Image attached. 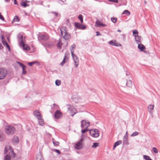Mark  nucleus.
<instances>
[{"label":"nucleus","mask_w":160,"mask_h":160,"mask_svg":"<svg viewBox=\"0 0 160 160\" xmlns=\"http://www.w3.org/2000/svg\"><path fill=\"white\" fill-rule=\"evenodd\" d=\"M154 108V105L152 104H150L148 107V112L151 114H153L152 110Z\"/></svg>","instance_id":"2eb2a0df"},{"label":"nucleus","mask_w":160,"mask_h":160,"mask_svg":"<svg viewBox=\"0 0 160 160\" xmlns=\"http://www.w3.org/2000/svg\"><path fill=\"white\" fill-rule=\"evenodd\" d=\"M11 159V157L8 154L6 155L4 158V160H10Z\"/></svg>","instance_id":"e433bc0d"},{"label":"nucleus","mask_w":160,"mask_h":160,"mask_svg":"<svg viewBox=\"0 0 160 160\" xmlns=\"http://www.w3.org/2000/svg\"><path fill=\"white\" fill-rule=\"evenodd\" d=\"M109 1L113 2L115 3H118V0H108Z\"/></svg>","instance_id":"3c124183"},{"label":"nucleus","mask_w":160,"mask_h":160,"mask_svg":"<svg viewBox=\"0 0 160 160\" xmlns=\"http://www.w3.org/2000/svg\"><path fill=\"white\" fill-rule=\"evenodd\" d=\"M62 113L59 110H57L54 113V117L55 118L58 119L62 117Z\"/></svg>","instance_id":"ddd939ff"},{"label":"nucleus","mask_w":160,"mask_h":160,"mask_svg":"<svg viewBox=\"0 0 160 160\" xmlns=\"http://www.w3.org/2000/svg\"><path fill=\"white\" fill-rule=\"evenodd\" d=\"M55 84L57 86H59L61 84L60 81L59 80H56L55 81Z\"/></svg>","instance_id":"ea45409f"},{"label":"nucleus","mask_w":160,"mask_h":160,"mask_svg":"<svg viewBox=\"0 0 160 160\" xmlns=\"http://www.w3.org/2000/svg\"><path fill=\"white\" fill-rule=\"evenodd\" d=\"M122 143V141L121 140H119L115 142L114 144L113 150H114L115 148L119 145L121 144Z\"/></svg>","instance_id":"5701e85b"},{"label":"nucleus","mask_w":160,"mask_h":160,"mask_svg":"<svg viewBox=\"0 0 160 160\" xmlns=\"http://www.w3.org/2000/svg\"><path fill=\"white\" fill-rule=\"evenodd\" d=\"M14 4L15 5H18V3H17L16 0H14Z\"/></svg>","instance_id":"052dcab7"},{"label":"nucleus","mask_w":160,"mask_h":160,"mask_svg":"<svg viewBox=\"0 0 160 160\" xmlns=\"http://www.w3.org/2000/svg\"><path fill=\"white\" fill-rule=\"evenodd\" d=\"M5 132L8 135H11L13 134L15 131V128L11 126H6L5 128Z\"/></svg>","instance_id":"f03ea898"},{"label":"nucleus","mask_w":160,"mask_h":160,"mask_svg":"<svg viewBox=\"0 0 160 160\" xmlns=\"http://www.w3.org/2000/svg\"><path fill=\"white\" fill-rule=\"evenodd\" d=\"M38 122L40 125L42 126L44 124V121L42 119V117H41V118H38Z\"/></svg>","instance_id":"cd10ccee"},{"label":"nucleus","mask_w":160,"mask_h":160,"mask_svg":"<svg viewBox=\"0 0 160 160\" xmlns=\"http://www.w3.org/2000/svg\"><path fill=\"white\" fill-rule=\"evenodd\" d=\"M135 40L136 42H137V44L140 42V40L141 39V37L138 35L136 36V37H135Z\"/></svg>","instance_id":"a878e982"},{"label":"nucleus","mask_w":160,"mask_h":160,"mask_svg":"<svg viewBox=\"0 0 160 160\" xmlns=\"http://www.w3.org/2000/svg\"><path fill=\"white\" fill-rule=\"evenodd\" d=\"M62 45L61 40L59 39L58 40V42L57 43V46L59 49H60V48Z\"/></svg>","instance_id":"c85d7f7f"},{"label":"nucleus","mask_w":160,"mask_h":160,"mask_svg":"<svg viewBox=\"0 0 160 160\" xmlns=\"http://www.w3.org/2000/svg\"><path fill=\"white\" fill-rule=\"evenodd\" d=\"M3 48V46H2V44L0 43V49H2Z\"/></svg>","instance_id":"bf43d9fd"},{"label":"nucleus","mask_w":160,"mask_h":160,"mask_svg":"<svg viewBox=\"0 0 160 160\" xmlns=\"http://www.w3.org/2000/svg\"><path fill=\"white\" fill-rule=\"evenodd\" d=\"M129 73H128V72H127L126 73V75L127 76H128L129 75Z\"/></svg>","instance_id":"e2e57ef3"},{"label":"nucleus","mask_w":160,"mask_h":160,"mask_svg":"<svg viewBox=\"0 0 160 160\" xmlns=\"http://www.w3.org/2000/svg\"><path fill=\"white\" fill-rule=\"evenodd\" d=\"M132 33L134 37L138 35V31L137 30H134L132 31Z\"/></svg>","instance_id":"72a5a7b5"},{"label":"nucleus","mask_w":160,"mask_h":160,"mask_svg":"<svg viewBox=\"0 0 160 160\" xmlns=\"http://www.w3.org/2000/svg\"><path fill=\"white\" fill-rule=\"evenodd\" d=\"M138 132H134L131 135V137H134L138 135Z\"/></svg>","instance_id":"37998d69"},{"label":"nucleus","mask_w":160,"mask_h":160,"mask_svg":"<svg viewBox=\"0 0 160 160\" xmlns=\"http://www.w3.org/2000/svg\"><path fill=\"white\" fill-rule=\"evenodd\" d=\"M67 107L68 110L70 112L71 116H73L74 115L77 113L76 109L73 106L69 105H67Z\"/></svg>","instance_id":"39448f33"},{"label":"nucleus","mask_w":160,"mask_h":160,"mask_svg":"<svg viewBox=\"0 0 160 160\" xmlns=\"http://www.w3.org/2000/svg\"><path fill=\"white\" fill-rule=\"evenodd\" d=\"M128 132H126V134H125V135L124 136H127V138H128Z\"/></svg>","instance_id":"680f3d73"},{"label":"nucleus","mask_w":160,"mask_h":160,"mask_svg":"<svg viewBox=\"0 0 160 160\" xmlns=\"http://www.w3.org/2000/svg\"><path fill=\"white\" fill-rule=\"evenodd\" d=\"M22 74L25 75L26 73V72L25 70L26 68V66L24 65V66L22 67Z\"/></svg>","instance_id":"58836bf2"},{"label":"nucleus","mask_w":160,"mask_h":160,"mask_svg":"<svg viewBox=\"0 0 160 160\" xmlns=\"http://www.w3.org/2000/svg\"><path fill=\"white\" fill-rule=\"evenodd\" d=\"M2 42L3 45L4 46H5L6 44L8 45V43L6 41H3V40H2Z\"/></svg>","instance_id":"5fc2aeb1"},{"label":"nucleus","mask_w":160,"mask_h":160,"mask_svg":"<svg viewBox=\"0 0 160 160\" xmlns=\"http://www.w3.org/2000/svg\"><path fill=\"white\" fill-rule=\"evenodd\" d=\"M84 140L83 138H81L79 141L74 145L75 148L78 150L82 149L83 148L82 142L84 141Z\"/></svg>","instance_id":"7ed1b4c3"},{"label":"nucleus","mask_w":160,"mask_h":160,"mask_svg":"<svg viewBox=\"0 0 160 160\" xmlns=\"http://www.w3.org/2000/svg\"><path fill=\"white\" fill-rule=\"evenodd\" d=\"M0 19L4 21V18L3 16L0 13Z\"/></svg>","instance_id":"603ef678"},{"label":"nucleus","mask_w":160,"mask_h":160,"mask_svg":"<svg viewBox=\"0 0 160 160\" xmlns=\"http://www.w3.org/2000/svg\"><path fill=\"white\" fill-rule=\"evenodd\" d=\"M19 142V139L17 136H15L12 139V142L14 144H17Z\"/></svg>","instance_id":"b1692460"},{"label":"nucleus","mask_w":160,"mask_h":160,"mask_svg":"<svg viewBox=\"0 0 160 160\" xmlns=\"http://www.w3.org/2000/svg\"><path fill=\"white\" fill-rule=\"evenodd\" d=\"M132 85V82L131 80H127L126 85L128 88H131Z\"/></svg>","instance_id":"aec40b11"},{"label":"nucleus","mask_w":160,"mask_h":160,"mask_svg":"<svg viewBox=\"0 0 160 160\" xmlns=\"http://www.w3.org/2000/svg\"><path fill=\"white\" fill-rule=\"evenodd\" d=\"M99 144L98 143L94 142L93 143V145L92 146V148H96L98 146Z\"/></svg>","instance_id":"a19ab883"},{"label":"nucleus","mask_w":160,"mask_h":160,"mask_svg":"<svg viewBox=\"0 0 160 160\" xmlns=\"http://www.w3.org/2000/svg\"><path fill=\"white\" fill-rule=\"evenodd\" d=\"M46 45L49 48H51L53 46L54 44L52 42H48L47 43Z\"/></svg>","instance_id":"2f4dec72"},{"label":"nucleus","mask_w":160,"mask_h":160,"mask_svg":"<svg viewBox=\"0 0 160 160\" xmlns=\"http://www.w3.org/2000/svg\"><path fill=\"white\" fill-rule=\"evenodd\" d=\"M123 144L124 145H127L129 144L127 136H124L123 138Z\"/></svg>","instance_id":"6ab92c4d"},{"label":"nucleus","mask_w":160,"mask_h":160,"mask_svg":"<svg viewBox=\"0 0 160 160\" xmlns=\"http://www.w3.org/2000/svg\"><path fill=\"white\" fill-rule=\"evenodd\" d=\"M81 127L82 128L88 129L90 125V123L89 122H86L85 120H82L81 122Z\"/></svg>","instance_id":"1a4fd4ad"},{"label":"nucleus","mask_w":160,"mask_h":160,"mask_svg":"<svg viewBox=\"0 0 160 160\" xmlns=\"http://www.w3.org/2000/svg\"><path fill=\"white\" fill-rule=\"evenodd\" d=\"M75 27L79 29L84 30L86 28V27L85 25H82L80 23L76 22L74 23Z\"/></svg>","instance_id":"9b49d317"},{"label":"nucleus","mask_w":160,"mask_h":160,"mask_svg":"<svg viewBox=\"0 0 160 160\" xmlns=\"http://www.w3.org/2000/svg\"><path fill=\"white\" fill-rule=\"evenodd\" d=\"M96 33H97V34H96V36H99V35H101V34L98 31H97L96 32Z\"/></svg>","instance_id":"4d7b16f0"},{"label":"nucleus","mask_w":160,"mask_h":160,"mask_svg":"<svg viewBox=\"0 0 160 160\" xmlns=\"http://www.w3.org/2000/svg\"><path fill=\"white\" fill-rule=\"evenodd\" d=\"M3 37L2 36H1V39H2V40H3Z\"/></svg>","instance_id":"338daca9"},{"label":"nucleus","mask_w":160,"mask_h":160,"mask_svg":"<svg viewBox=\"0 0 160 160\" xmlns=\"http://www.w3.org/2000/svg\"><path fill=\"white\" fill-rule=\"evenodd\" d=\"M122 14H126L127 16H128L130 15V12L128 10H124L122 13Z\"/></svg>","instance_id":"f704fd0d"},{"label":"nucleus","mask_w":160,"mask_h":160,"mask_svg":"<svg viewBox=\"0 0 160 160\" xmlns=\"http://www.w3.org/2000/svg\"><path fill=\"white\" fill-rule=\"evenodd\" d=\"M140 51L143 52L146 54H148L149 53L148 51Z\"/></svg>","instance_id":"13d9d810"},{"label":"nucleus","mask_w":160,"mask_h":160,"mask_svg":"<svg viewBox=\"0 0 160 160\" xmlns=\"http://www.w3.org/2000/svg\"><path fill=\"white\" fill-rule=\"evenodd\" d=\"M117 19L116 18L112 17L111 18V21L114 23L116 22Z\"/></svg>","instance_id":"79ce46f5"},{"label":"nucleus","mask_w":160,"mask_h":160,"mask_svg":"<svg viewBox=\"0 0 160 160\" xmlns=\"http://www.w3.org/2000/svg\"><path fill=\"white\" fill-rule=\"evenodd\" d=\"M138 48L140 50H144L145 48V47L142 44H139L138 43Z\"/></svg>","instance_id":"393cba45"},{"label":"nucleus","mask_w":160,"mask_h":160,"mask_svg":"<svg viewBox=\"0 0 160 160\" xmlns=\"http://www.w3.org/2000/svg\"><path fill=\"white\" fill-rule=\"evenodd\" d=\"M71 55L74 62L75 66L77 68L79 65V60L78 57L73 53L74 51H71Z\"/></svg>","instance_id":"20e7f679"},{"label":"nucleus","mask_w":160,"mask_h":160,"mask_svg":"<svg viewBox=\"0 0 160 160\" xmlns=\"http://www.w3.org/2000/svg\"><path fill=\"white\" fill-rule=\"evenodd\" d=\"M33 114L34 116L38 118H40L42 117L40 112L38 110L35 111L33 112Z\"/></svg>","instance_id":"dca6fc26"},{"label":"nucleus","mask_w":160,"mask_h":160,"mask_svg":"<svg viewBox=\"0 0 160 160\" xmlns=\"http://www.w3.org/2000/svg\"><path fill=\"white\" fill-rule=\"evenodd\" d=\"M91 135L94 138H97L99 136L98 130L97 129H92L89 130Z\"/></svg>","instance_id":"423d86ee"},{"label":"nucleus","mask_w":160,"mask_h":160,"mask_svg":"<svg viewBox=\"0 0 160 160\" xmlns=\"http://www.w3.org/2000/svg\"><path fill=\"white\" fill-rule=\"evenodd\" d=\"M69 54L68 53H65L64 56V57L62 61L60 63V65L62 66H63L64 64L67 62L68 61V58H69Z\"/></svg>","instance_id":"9d476101"},{"label":"nucleus","mask_w":160,"mask_h":160,"mask_svg":"<svg viewBox=\"0 0 160 160\" xmlns=\"http://www.w3.org/2000/svg\"><path fill=\"white\" fill-rule=\"evenodd\" d=\"M38 39H41L44 41H46L49 38L48 35L45 34H40L38 36Z\"/></svg>","instance_id":"6e6552de"},{"label":"nucleus","mask_w":160,"mask_h":160,"mask_svg":"<svg viewBox=\"0 0 160 160\" xmlns=\"http://www.w3.org/2000/svg\"><path fill=\"white\" fill-rule=\"evenodd\" d=\"M7 73V70L4 69L0 68V80L4 79Z\"/></svg>","instance_id":"0eeeda50"},{"label":"nucleus","mask_w":160,"mask_h":160,"mask_svg":"<svg viewBox=\"0 0 160 160\" xmlns=\"http://www.w3.org/2000/svg\"><path fill=\"white\" fill-rule=\"evenodd\" d=\"M18 42L20 43L19 46L21 48H22L23 50H30V48L29 46L25 44L23 40L24 38L23 37L22 35L19 34L18 35Z\"/></svg>","instance_id":"f257e3e1"},{"label":"nucleus","mask_w":160,"mask_h":160,"mask_svg":"<svg viewBox=\"0 0 160 160\" xmlns=\"http://www.w3.org/2000/svg\"><path fill=\"white\" fill-rule=\"evenodd\" d=\"M65 29V27H62L60 28V29L61 33V34L62 35H63V33L62 30H64Z\"/></svg>","instance_id":"c03bdc74"},{"label":"nucleus","mask_w":160,"mask_h":160,"mask_svg":"<svg viewBox=\"0 0 160 160\" xmlns=\"http://www.w3.org/2000/svg\"><path fill=\"white\" fill-rule=\"evenodd\" d=\"M63 33H64V35L63 36V38L65 40L68 39L69 38L70 36L69 34L66 31H64Z\"/></svg>","instance_id":"412c9836"},{"label":"nucleus","mask_w":160,"mask_h":160,"mask_svg":"<svg viewBox=\"0 0 160 160\" xmlns=\"http://www.w3.org/2000/svg\"><path fill=\"white\" fill-rule=\"evenodd\" d=\"M5 45H6L7 47L8 48V50H10V46L8 43V45H7V44H6Z\"/></svg>","instance_id":"6e6d98bb"},{"label":"nucleus","mask_w":160,"mask_h":160,"mask_svg":"<svg viewBox=\"0 0 160 160\" xmlns=\"http://www.w3.org/2000/svg\"><path fill=\"white\" fill-rule=\"evenodd\" d=\"M81 23L83 22V18L81 14H80L78 17Z\"/></svg>","instance_id":"473e14b6"},{"label":"nucleus","mask_w":160,"mask_h":160,"mask_svg":"<svg viewBox=\"0 0 160 160\" xmlns=\"http://www.w3.org/2000/svg\"><path fill=\"white\" fill-rule=\"evenodd\" d=\"M76 45L75 44H73L72 45L70 48V50L73 49H75L76 48Z\"/></svg>","instance_id":"49530a36"},{"label":"nucleus","mask_w":160,"mask_h":160,"mask_svg":"<svg viewBox=\"0 0 160 160\" xmlns=\"http://www.w3.org/2000/svg\"><path fill=\"white\" fill-rule=\"evenodd\" d=\"M144 3H145V4H146V3H147V2H146V1H144Z\"/></svg>","instance_id":"774afa93"},{"label":"nucleus","mask_w":160,"mask_h":160,"mask_svg":"<svg viewBox=\"0 0 160 160\" xmlns=\"http://www.w3.org/2000/svg\"><path fill=\"white\" fill-rule=\"evenodd\" d=\"M35 64H37L39 65V63L37 61H34L31 62H29L28 63V65L30 66H32L33 65Z\"/></svg>","instance_id":"c756f323"},{"label":"nucleus","mask_w":160,"mask_h":160,"mask_svg":"<svg viewBox=\"0 0 160 160\" xmlns=\"http://www.w3.org/2000/svg\"><path fill=\"white\" fill-rule=\"evenodd\" d=\"M28 2V1L27 0H26L25 2L22 1L21 3V5L22 6H23L24 8L26 7L27 6H28V5L26 3V2Z\"/></svg>","instance_id":"bb28decb"},{"label":"nucleus","mask_w":160,"mask_h":160,"mask_svg":"<svg viewBox=\"0 0 160 160\" xmlns=\"http://www.w3.org/2000/svg\"><path fill=\"white\" fill-rule=\"evenodd\" d=\"M152 150H153V151L156 153H157L158 152V149L156 148H155V147L153 148Z\"/></svg>","instance_id":"a18cd8bd"},{"label":"nucleus","mask_w":160,"mask_h":160,"mask_svg":"<svg viewBox=\"0 0 160 160\" xmlns=\"http://www.w3.org/2000/svg\"><path fill=\"white\" fill-rule=\"evenodd\" d=\"M19 20L18 17L17 16H16L14 17L13 19L12 20V22H19Z\"/></svg>","instance_id":"7c9ffc66"},{"label":"nucleus","mask_w":160,"mask_h":160,"mask_svg":"<svg viewBox=\"0 0 160 160\" xmlns=\"http://www.w3.org/2000/svg\"><path fill=\"white\" fill-rule=\"evenodd\" d=\"M8 151L10 152H9V153L10 152L12 153H14L13 149L12 148L11 146H7L5 147L4 148V154H6L8 152Z\"/></svg>","instance_id":"f8f14e48"},{"label":"nucleus","mask_w":160,"mask_h":160,"mask_svg":"<svg viewBox=\"0 0 160 160\" xmlns=\"http://www.w3.org/2000/svg\"><path fill=\"white\" fill-rule=\"evenodd\" d=\"M17 63L21 67L24 66V65L20 62H17Z\"/></svg>","instance_id":"09e8293b"},{"label":"nucleus","mask_w":160,"mask_h":160,"mask_svg":"<svg viewBox=\"0 0 160 160\" xmlns=\"http://www.w3.org/2000/svg\"><path fill=\"white\" fill-rule=\"evenodd\" d=\"M53 151H54V152L57 153L58 154H60V151L59 150H58V149H55Z\"/></svg>","instance_id":"8fccbe9b"},{"label":"nucleus","mask_w":160,"mask_h":160,"mask_svg":"<svg viewBox=\"0 0 160 160\" xmlns=\"http://www.w3.org/2000/svg\"><path fill=\"white\" fill-rule=\"evenodd\" d=\"M53 144L56 146H58L59 145V143L58 142L52 141Z\"/></svg>","instance_id":"de8ad7c7"},{"label":"nucleus","mask_w":160,"mask_h":160,"mask_svg":"<svg viewBox=\"0 0 160 160\" xmlns=\"http://www.w3.org/2000/svg\"><path fill=\"white\" fill-rule=\"evenodd\" d=\"M109 44L114 46H121L120 44L117 43L115 41H113V40H111L109 42Z\"/></svg>","instance_id":"a211bd4d"},{"label":"nucleus","mask_w":160,"mask_h":160,"mask_svg":"<svg viewBox=\"0 0 160 160\" xmlns=\"http://www.w3.org/2000/svg\"><path fill=\"white\" fill-rule=\"evenodd\" d=\"M36 160H43L41 153L39 152L36 155Z\"/></svg>","instance_id":"4be33fe9"},{"label":"nucleus","mask_w":160,"mask_h":160,"mask_svg":"<svg viewBox=\"0 0 160 160\" xmlns=\"http://www.w3.org/2000/svg\"><path fill=\"white\" fill-rule=\"evenodd\" d=\"M118 32H121V30H119V29H118L117 31Z\"/></svg>","instance_id":"0e129e2a"},{"label":"nucleus","mask_w":160,"mask_h":160,"mask_svg":"<svg viewBox=\"0 0 160 160\" xmlns=\"http://www.w3.org/2000/svg\"><path fill=\"white\" fill-rule=\"evenodd\" d=\"M95 24L97 27H98L100 26H102V27H104L106 26L105 24L102 23L99 21L97 20Z\"/></svg>","instance_id":"f3484780"},{"label":"nucleus","mask_w":160,"mask_h":160,"mask_svg":"<svg viewBox=\"0 0 160 160\" xmlns=\"http://www.w3.org/2000/svg\"><path fill=\"white\" fill-rule=\"evenodd\" d=\"M5 139V136L2 131L0 130V142H2Z\"/></svg>","instance_id":"4468645a"},{"label":"nucleus","mask_w":160,"mask_h":160,"mask_svg":"<svg viewBox=\"0 0 160 160\" xmlns=\"http://www.w3.org/2000/svg\"><path fill=\"white\" fill-rule=\"evenodd\" d=\"M54 15L56 16V17H57L58 16V14L57 12H52Z\"/></svg>","instance_id":"864d4df0"},{"label":"nucleus","mask_w":160,"mask_h":160,"mask_svg":"<svg viewBox=\"0 0 160 160\" xmlns=\"http://www.w3.org/2000/svg\"><path fill=\"white\" fill-rule=\"evenodd\" d=\"M143 158L146 160H152L149 156L147 155H143Z\"/></svg>","instance_id":"c9c22d12"},{"label":"nucleus","mask_w":160,"mask_h":160,"mask_svg":"<svg viewBox=\"0 0 160 160\" xmlns=\"http://www.w3.org/2000/svg\"><path fill=\"white\" fill-rule=\"evenodd\" d=\"M88 131V129L87 128H84V129H82L81 130V132L82 133V134H83L85 132H86L87 131ZM83 137V134H82L81 136V138H83L82 137Z\"/></svg>","instance_id":"4c0bfd02"},{"label":"nucleus","mask_w":160,"mask_h":160,"mask_svg":"<svg viewBox=\"0 0 160 160\" xmlns=\"http://www.w3.org/2000/svg\"><path fill=\"white\" fill-rule=\"evenodd\" d=\"M10 0H5L6 2H8Z\"/></svg>","instance_id":"69168bd1"}]
</instances>
